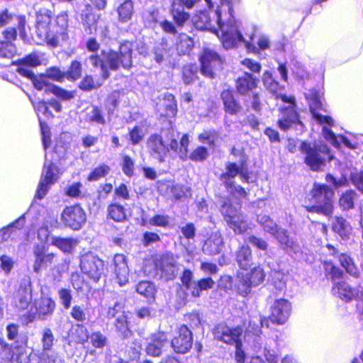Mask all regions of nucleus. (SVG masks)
Listing matches in <instances>:
<instances>
[{
    "mask_svg": "<svg viewBox=\"0 0 363 363\" xmlns=\"http://www.w3.org/2000/svg\"><path fill=\"white\" fill-rule=\"evenodd\" d=\"M34 27L39 43L57 48L61 42L69 40L68 12L62 11L53 17L50 9H40L35 14Z\"/></svg>",
    "mask_w": 363,
    "mask_h": 363,
    "instance_id": "obj_1",
    "label": "nucleus"
},
{
    "mask_svg": "<svg viewBox=\"0 0 363 363\" xmlns=\"http://www.w3.org/2000/svg\"><path fill=\"white\" fill-rule=\"evenodd\" d=\"M133 43L125 40L121 43L118 50H101V55L96 52L89 55V60L94 67H100L103 78H109L110 70L117 71L120 68L130 70L133 67Z\"/></svg>",
    "mask_w": 363,
    "mask_h": 363,
    "instance_id": "obj_2",
    "label": "nucleus"
},
{
    "mask_svg": "<svg viewBox=\"0 0 363 363\" xmlns=\"http://www.w3.org/2000/svg\"><path fill=\"white\" fill-rule=\"evenodd\" d=\"M230 1L231 8L229 6L227 2L220 3L221 6H226L229 13V18L226 22H223L221 17V11L220 9L216 11L217 15V22L218 24L220 34L217 33L218 38L220 39L222 45L226 50L236 48L240 43H242L245 45L247 52H257V47L252 43L254 38V34H252L250 37V40H246L240 30V27L241 22L237 20L235 17V12L233 9V4L232 0H228ZM218 33L217 30H216Z\"/></svg>",
    "mask_w": 363,
    "mask_h": 363,
    "instance_id": "obj_3",
    "label": "nucleus"
},
{
    "mask_svg": "<svg viewBox=\"0 0 363 363\" xmlns=\"http://www.w3.org/2000/svg\"><path fill=\"white\" fill-rule=\"evenodd\" d=\"M259 83V78L248 72H245L235 79V91L244 97L247 108L257 113L261 112L263 108L262 94L257 90Z\"/></svg>",
    "mask_w": 363,
    "mask_h": 363,
    "instance_id": "obj_4",
    "label": "nucleus"
},
{
    "mask_svg": "<svg viewBox=\"0 0 363 363\" xmlns=\"http://www.w3.org/2000/svg\"><path fill=\"white\" fill-rule=\"evenodd\" d=\"M299 151L303 156V163L313 172H320L334 159L330 148L325 143L303 140Z\"/></svg>",
    "mask_w": 363,
    "mask_h": 363,
    "instance_id": "obj_5",
    "label": "nucleus"
},
{
    "mask_svg": "<svg viewBox=\"0 0 363 363\" xmlns=\"http://www.w3.org/2000/svg\"><path fill=\"white\" fill-rule=\"evenodd\" d=\"M334 191L325 184L315 182L306 199L309 205L304 206L306 211L330 216L334 211Z\"/></svg>",
    "mask_w": 363,
    "mask_h": 363,
    "instance_id": "obj_6",
    "label": "nucleus"
},
{
    "mask_svg": "<svg viewBox=\"0 0 363 363\" xmlns=\"http://www.w3.org/2000/svg\"><path fill=\"white\" fill-rule=\"evenodd\" d=\"M250 173L248 170V158L245 154L242 155L239 164L236 162H227L225 164V172L220 174V179L223 181V184L226 189H234L230 192L232 196H235L236 193L239 199H247L248 193L242 186H235L232 181L238 175L241 181L248 184L250 182Z\"/></svg>",
    "mask_w": 363,
    "mask_h": 363,
    "instance_id": "obj_7",
    "label": "nucleus"
},
{
    "mask_svg": "<svg viewBox=\"0 0 363 363\" xmlns=\"http://www.w3.org/2000/svg\"><path fill=\"white\" fill-rule=\"evenodd\" d=\"M276 99H280L283 103L288 104L279 108V117L277 121V125L281 131L287 132L297 125L301 128L305 127L301 119L295 96L277 94Z\"/></svg>",
    "mask_w": 363,
    "mask_h": 363,
    "instance_id": "obj_8",
    "label": "nucleus"
},
{
    "mask_svg": "<svg viewBox=\"0 0 363 363\" xmlns=\"http://www.w3.org/2000/svg\"><path fill=\"white\" fill-rule=\"evenodd\" d=\"M199 69L201 74L208 79H215L223 70L224 59L216 50L203 48L199 55Z\"/></svg>",
    "mask_w": 363,
    "mask_h": 363,
    "instance_id": "obj_9",
    "label": "nucleus"
},
{
    "mask_svg": "<svg viewBox=\"0 0 363 363\" xmlns=\"http://www.w3.org/2000/svg\"><path fill=\"white\" fill-rule=\"evenodd\" d=\"M185 7L182 6L175 1H172L169 7V14L173 22L164 19L160 23L162 30L166 33L175 35L178 33L177 28H182L190 21L191 14L184 10Z\"/></svg>",
    "mask_w": 363,
    "mask_h": 363,
    "instance_id": "obj_10",
    "label": "nucleus"
},
{
    "mask_svg": "<svg viewBox=\"0 0 363 363\" xmlns=\"http://www.w3.org/2000/svg\"><path fill=\"white\" fill-rule=\"evenodd\" d=\"M79 267L82 272L94 283L99 282L104 274V260L91 252L81 256Z\"/></svg>",
    "mask_w": 363,
    "mask_h": 363,
    "instance_id": "obj_11",
    "label": "nucleus"
},
{
    "mask_svg": "<svg viewBox=\"0 0 363 363\" xmlns=\"http://www.w3.org/2000/svg\"><path fill=\"white\" fill-rule=\"evenodd\" d=\"M238 281L237 285L238 293L242 296H247L253 286L261 284L265 279V273L260 266L253 267L251 271L246 274L238 275Z\"/></svg>",
    "mask_w": 363,
    "mask_h": 363,
    "instance_id": "obj_12",
    "label": "nucleus"
},
{
    "mask_svg": "<svg viewBox=\"0 0 363 363\" xmlns=\"http://www.w3.org/2000/svg\"><path fill=\"white\" fill-rule=\"evenodd\" d=\"M291 311V304L287 299H277L271 307L269 315L261 320V325L268 328L269 321L277 325L284 324L290 316Z\"/></svg>",
    "mask_w": 363,
    "mask_h": 363,
    "instance_id": "obj_13",
    "label": "nucleus"
},
{
    "mask_svg": "<svg viewBox=\"0 0 363 363\" xmlns=\"http://www.w3.org/2000/svg\"><path fill=\"white\" fill-rule=\"evenodd\" d=\"M193 333L186 324H182L177 327L176 335L170 341L173 351L179 354L189 353L193 347Z\"/></svg>",
    "mask_w": 363,
    "mask_h": 363,
    "instance_id": "obj_14",
    "label": "nucleus"
},
{
    "mask_svg": "<svg viewBox=\"0 0 363 363\" xmlns=\"http://www.w3.org/2000/svg\"><path fill=\"white\" fill-rule=\"evenodd\" d=\"M59 174L60 169L53 162L44 164L35 198L39 200L43 199L48 194L50 186L57 181Z\"/></svg>",
    "mask_w": 363,
    "mask_h": 363,
    "instance_id": "obj_15",
    "label": "nucleus"
},
{
    "mask_svg": "<svg viewBox=\"0 0 363 363\" xmlns=\"http://www.w3.org/2000/svg\"><path fill=\"white\" fill-rule=\"evenodd\" d=\"M154 268L161 279L171 281L177 276V262L171 252H165L153 260Z\"/></svg>",
    "mask_w": 363,
    "mask_h": 363,
    "instance_id": "obj_16",
    "label": "nucleus"
},
{
    "mask_svg": "<svg viewBox=\"0 0 363 363\" xmlns=\"http://www.w3.org/2000/svg\"><path fill=\"white\" fill-rule=\"evenodd\" d=\"M33 287L32 281L28 276L21 279L18 288L13 296V306L18 311H25L32 303Z\"/></svg>",
    "mask_w": 363,
    "mask_h": 363,
    "instance_id": "obj_17",
    "label": "nucleus"
},
{
    "mask_svg": "<svg viewBox=\"0 0 363 363\" xmlns=\"http://www.w3.org/2000/svg\"><path fill=\"white\" fill-rule=\"evenodd\" d=\"M212 333L216 340L233 345L242 340L243 331L240 325L230 328L225 323H221L215 325Z\"/></svg>",
    "mask_w": 363,
    "mask_h": 363,
    "instance_id": "obj_18",
    "label": "nucleus"
},
{
    "mask_svg": "<svg viewBox=\"0 0 363 363\" xmlns=\"http://www.w3.org/2000/svg\"><path fill=\"white\" fill-rule=\"evenodd\" d=\"M233 205L230 199L225 200L221 204L220 211L230 227H241L245 224V216L241 212V202Z\"/></svg>",
    "mask_w": 363,
    "mask_h": 363,
    "instance_id": "obj_19",
    "label": "nucleus"
},
{
    "mask_svg": "<svg viewBox=\"0 0 363 363\" xmlns=\"http://www.w3.org/2000/svg\"><path fill=\"white\" fill-rule=\"evenodd\" d=\"M33 253L34 255L33 267V271L36 273L52 265L57 257L56 253L49 252L48 246L42 244L34 245Z\"/></svg>",
    "mask_w": 363,
    "mask_h": 363,
    "instance_id": "obj_20",
    "label": "nucleus"
},
{
    "mask_svg": "<svg viewBox=\"0 0 363 363\" xmlns=\"http://www.w3.org/2000/svg\"><path fill=\"white\" fill-rule=\"evenodd\" d=\"M220 100L226 115L238 116L242 113L243 106L236 96V91L231 87L220 91Z\"/></svg>",
    "mask_w": 363,
    "mask_h": 363,
    "instance_id": "obj_21",
    "label": "nucleus"
},
{
    "mask_svg": "<svg viewBox=\"0 0 363 363\" xmlns=\"http://www.w3.org/2000/svg\"><path fill=\"white\" fill-rule=\"evenodd\" d=\"M28 338L26 335L21 336L20 340L15 341L14 352L9 358L10 363H35L36 354L28 351Z\"/></svg>",
    "mask_w": 363,
    "mask_h": 363,
    "instance_id": "obj_22",
    "label": "nucleus"
},
{
    "mask_svg": "<svg viewBox=\"0 0 363 363\" xmlns=\"http://www.w3.org/2000/svg\"><path fill=\"white\" fill-rule=\"evenodd\" d=\"M61 217L66 227H82L86 220V213L79 203L66 206Z\"/></svg>",
    "mask_w": 363,
    "mask_h": 363,
    "instance_id": "obj_23",
    "label": "nucleus"
},
{
    "mask_svg": "<svg viewBox=\"0 0 363 363\" xmlns=\"http://www.w3.org/2000/svg\"><path fill=\"white\" fill-rule=\"evenodd\" d=\"M331 294L345 303L352 302L358 296L357 290L343 279L332 285Z\"/></svg>",
    "mask_w": 363,
    "mask_h": 363,
    "instance_id": "obj_24",
    "label": "nucleus"
},
{
    "mask_svg": "<svg viewBox=\"0 0 363 363\" xmlns=\"http://www.w3.org/2000/svg\"><path fill=\"white\" fill-rule=\"evenodd\" d=\"M101 15L94 11L91 4H86L81 14L82 23L86 34L93 35L96 33Z\"/></svg>",
    "mask_w": 363,
    "mask_h": 363,
    "instance_id": "obj_25",
    "label": "nucleus"
},
{
    "mask_svg": "<svg viewBox=\"0 0 363 363\" xmlns=\"http://www.w3.org/2000/svg\"><path fill=\"white\" fill-rule=\"evenodd\" d=\"M16 65H17L16 72L22 77L33 76L32 67H36L41 65V60L36 52H32L26 55L24 57L18 60Z\"/></svg>",
    "mask_w": 363,
    "mask_h": 363,
    "instance_id": "obj_26",
    "label": "nucleus"
},
{
    "mask_svg": "<svg viewBox=\"0 0 363 363\" xmlns=\"http://www.w3.org/2000/svg\"><path fill=\"white\" fill-rule=\"evenodd\" d=\"M150 342L146 346V352L153 357H158L162 353V347L167 343V333L164 331H157L151 335Z\"/></svg>",
    "mask_w": 363,
    "mask_h": 363,
    "instance_id": "obj_27",
    "label": "nucleus"
},
{
    "mask_svg": "<svg viewBox=\"0 0 363 363\" xmlns=\"http://www.w3.org/2000/svg\"><path fill=\"white\" fill-rule=\"evenodd\" d=\"M147 145L152 154L157 155L160 161H164V157L169 152V147L164 143L159 134H152L147 139Z\"/></svg>",
    "mask_w": 363,
    "mask_h": 363,
    "instance_id": "obj_28",
    "label": "nucleus"
},
{
    "mask_svg": "<svg viewBox=\"0 0 363 363\" xmlns=\"http://www.w3.org/2000/svg\"><path fill=\"white\" fill-rule=\"evenodd\" d=\"M77 327L78 330L84 333L82 337H78L77 342L84 344L89 338L90 343L94 348L101 349L107 345V337L100 331L93 332L89 335L87 330L84 325H78Z\"/></svg>",
    "mask_w": 363,
    "mask_h": 363,
    "instance_id": "obj_29",
    "label": "nucleus"
},
{
    "mask_svg": "<svg viewBox=\"0 0 363 363\" xmlns=\"http://www.w3.org/2000/svg\"><path fill=\"white\" fill-rule=\"evenodd\" d=\"M194 48V40L192 37L186 33H180L177 35L174 44V49L177 55L182 57L189 55Z\"/></svg>",
    "mask_w": 363,
    "mask_h": 363,
    "instance_id": "obj_30",
    "label": "nucleus"
},
{
    "mask_svg": "<svg viewBox=\"0 0 363 363\" xmlns=\"http://www.w3.org/2000/svg\"><path fill=\"white\" fill-rule=\"evenodd\" d=\"M321 264L325 279L331 281L333 284L343 279L345 272L332 260H323Z\"/></svg>",
    "mask_w": 363,
    "mask_h": 363,
    "instance_id": "obj_31",
    "label": "nucleus"
},
{
    "mask_svg": "<svg viewBox=\"0 0 363 363\" xmlns=\"http://www.w3.org/2000/svg\"><path fill=\"white\" fill-rule=\"evenodd\" d=\"M337 259L345 273L354 279L360 278L361 272L354 259L348 253L342 252L339 254Z\"/></svg>",
    "mask_w": 363,
    "mask_h": 363,
    "instance_id": "obj_32",
    "label": "nucleus"
},
{
    "mask_svg": "<svg viewBox=\"0 0 363 363\" xmlns=\"http://www.w3.org/2000/svg\"><path fill=\"white\" fill-rule=\"evenodd\" d=\"M108 78H103V74L100 77L96 75L86 74L78 84V88L84 92L91 91L102 86L104 82Z\"/></svg>",
    "mask_w": 363,
    "mask_h": 363,
    "instance_id": "obj_33",
    "label": "nucleus"
},
{
    "mask_svg": "<svg viewBox=\"0 0 363 363\" xmlns=\"http://www.w3.org/2000/svg\"><path fill=\"white\" fill-rule=\"evenodd\" d=\"M56 303L52 298L48 296H41L36 306L38 318L42 320H45L54 313Z\"/></svg>",
    "mask_w": 363,
    "mask_h": 363,
    "instance_id": "obj_34",
    "label": "nucleus"
},
{
    "mask_svg": "<svg viewBox=\"0 0 363 363\" xmlns=\"http://www.w3.org/2000/svg\"><path fill=\"white\" fill-rule=\"evenodd\" d=\"M89 111L86 112L84 121L91 125H105L107 123L105 113L98 105L91 104Z\"/></svg>",
    "mask_w": 363,
    "mask_h": 363,
    "instance_id": "obj_35",
    "label": "nucleus"
},
{
    "mask_svg": "<svg viewBox=\"0 0 363 363\" xmlns=\"http://www.w3.org/2000/svg\"><path fill=\"white\" fill-rule=\"evenodd\" d=\"M236 261L239 267L247 270L252 265V250L247 245H242L236 252Z\"/></svg>",
    "mask_w": 363,
    "mask_h": 363,
    "instance_id": "obj_36",
    "label": "nucleus"
},
{
    "mask_svg": "<svg viewBox=\"0 0 363 363\" xmlns=\"http://www.w3.org/2000/svg\"><path fill=\"white\" fill-rule=\"evenodd\" d=\"M194 26L199 30H210L213 26L210 13L207 11H199L194 17Z\"/></svg>",
    "mask_w": 363,
    "mask_h": 363,
    "instance_id": "obj_37",
    "label": "nucleus"
},
{
    "mask_svg": "<svg viewBox=\"0 0 363 363\" xmlns=\"http://www.w3.org/2000/svg\"><path fill=\"white\" fill-rule=\"evenodd\" d=\"M214 286L215 281L211 277L201 278L193 282L190 294L192 297L199 298L201 296L203 291L211 289Z\"/></svg>",
    "mask_w": 363,
    "mask_h": 363,
    "instance_id": "obj_38",
    "label": "nucleus"
},
{
    "mask_svg": "<svg viewBox=\"0 0 363 363\" xmlns=\"http://www.w3.org/2000/svg\"><path fill=\"white\" fill-rule=\"evenodd\" d=\"M123 94V91L115 89L107 95L105 99V107L109 116L113 115L114 111L118 108Z\"/></svg>",
    "mask_w": 363,
    "mask_h": 363,
    "instance_id": "obj_39",
    "label": "nucleus"
},
{
    "mask_svg": "<svg viewBox=\"0 0 363 363\" xmlns=\"http://www.w3.org/2000/svg\"><path fill=\"white\" fill-rule=\"evenodd\" d=\"M77 241L76 239L72 238H60L54 236L52 238L51 244L57 247L64 253H71L75 246L77 245Z\"/></svg>",
    "mask_w": 363,
    "mask_h": 363,
    "instance_id": "obj_40",
    "label": "nucleus"
},
{
    "mask_svg": "<svg viewBox=\"0 0 363 363\" xmlns=\"http://www.w3.org/2000/svg\"><path fill=\"white\" fill-rule=\"evenodd\" d=\"M357 198V194L352 189H348L342 192L340 196L338 204L342 211H350L354 208V203Z\"/></svg>",
    "mask_w": 363,
    "mask_h": 363,
    "instance_id": "obj_41",
    "label": "nucleus"
},
{
    "mask_svg": "<svg viewBox=\"0 0 363 363\" xmlns=\"http://www.w3.org/2000/svg\"><path fill=\"white\" fill-rule=\"evenodd\" d=\"M111 172V167L106 163H101L91 170L86 177V181L94 182L106 177Z\"/></svg>",
    "mask_w": 363,
    "mask_h": 363,
    "instance_id": "obj_42",
    "label": "nucleus"
},
{
    "mask_svg": "<svg viewBox=\"0 0 363 363\" xmlns=\"http://www.w3.org/2000/svg\"><path fill=\"white\" fill-rule=\"evenodd\" d=\"M117 12L120 22L125 23L130 21L134 13V3L133 0H124L118 7Z\"/></svg>",
    "mask_w": 363,
    "mask_h": 363,
    "instance_id": "obj_43",
    "label": "nucleus"
},
{
    "mask_svg": "<svg viewBox=\"0 0 363 363\" xmlns=\"http://www.w3.org/2000/svg\"><path fill=\"white\" fill-rule=\"evenodd\" d=\"M108 216L116 222H123L127 219L126 210L118 203H111L107 208Z\"/></svg>",
    "mask_w": 363,
    "mask_h": 363,
    "instance_id": "obj_44",
    "label": "nucleus"
},
{
    "mask_svg": "<svg viewBox=\"0 0 363 363\" xmlns=\"http://www.w3.org/2000/svg\"><path fill=\"white\" fill-rule=\"evenodd\" d=\"M198 67L195 63L184 65L182 68V78L185 84L194 83L199 79Z\"/></svg>",
    "mask_w": 363,
    "mask_h": 363,
    "instance_id": "obj_45",
    "label": "nucleus"
},
{
    "mask_svg": "<svg viewBox=\"0 0 363 363\" xmlns=\"http://www.w3.org/2000/svg\"><path fill=\"white\" fill-rule=\"evenodd\" d=\"M83 72L82 64L80 61L72 60L67 71H65L66 79L69 82H76L82 77Z\"/></svg>",
    "mask_w": 363,
    "mask_h": 363,
    "instance_id": "obj_46",
    "label": "nucleus"
},
{
    "mask_svg": "<svg viewBox=\"0 0 363 363\" xmlns=\"http://www.w3.org/2000/svg\"><path fill=\"white\" fill-rule=\"evenodd\" d=\"M136 291L147 299H155L157 289L155 284L150 281H140L135 288Z\"/></svg>",
    "mask_w": 363,
    "mask_h": 363,
    "instance_id": "obj_47",
    "label": "nucleus"
},
{
    "mask_svg": "<svg viewBox=\"0 0 363 363\" xmlns=\"http://www.w3.org/2000/svg\"><path fill=\"white\" fill-rule=\"evenodd\" d=\"M32 82L33 86L38 91L43 90L46 94H48V90L50 86H52V83L48 82L45 74H40L35 75L33 73V76L25 77Z\"/></svg>",
    "mask_w": 363,
    "mask_h": 363,
    "instance_id": "obj_48",
    "label": "nucleus"
},
{
    "mask_svg": "<svg viewBox=\"0 0 363 363\" xmlns=\"http://www.w3.org/2000/svg\"><path fill=\"white\" fill-rule=\"evenodd\" d=\"M269 233L281 244L292 247L294 241L286 228H270Z\"/></svg>",
    "mask_w": 363,
    "mask_h": 363,
    "instance_id": "obj_49",
    "label": "nucleus"
},
{
    "mask_svg": "<svg viewBox=\"0 0 363 363\" xmlns=\"http://www.w3.org/2000/svg\"><path fill=\"white\" fill-rule=\"evenodd\" d=\"M48 90V94H53L60 101H69L75 96L74 91H68L54 84Z\"/></svg>",
    "mask_w": 363,
    "mask_h": 363,
    "instance_id": "obj_50",
    "label": "nucleus"
},
{
    "mask_svg": "<svg viewBox=\"0 0 363 363\" xmlns=\"http://www.w3.org/2000/svg\"><path fill=\"white\" fill-rule=\"evenodd\" d=\"M218 139V132L216 129L203 130L198 135V140L202 143H207L210 147H215Z\"/></svg>",
    "mask_w": 363,
    "mask_h": 363,
    "instance_id": "obj_51",
    "label": "nucleus"
},
{
    "mask_svg": "<svg viewBox=\"0 0 363 363\" xmlns=\"http://www.w3.org/2000/svg\"><path fill=\"white\" fill-rule=\"evenodd\" d=\"M223 244L220 235H216L214 238L209 237L205 242L204 247L209 255H216L220 252Z\"/></svg>",
    "mask_w": 363,
    "mask_h": 363,
    "instance_id": "obj_52",
    "label": "nucleus"
},
{
    "mask_svg": "<svg viewBox=\"0 0 363 363\" xmlns=\"http://www.w3.org/2000/svg\"><path fill=\"white\" fill-rule=\"evenodd\" d=\"M306 99L308 102L309 110L311 113L323 109V104L320 101V96L317 90H310Z\"/></svg>",
    "mask_w": 363,
    "mask_h": 363,
    "instance_id": "obj_53",
    "label": "nucleus"
},
{
    "mask_svg": "<svg viewBox=\"0 0 363 363\" xmlns=\"http://www.w3.org/2000/svg\"><path fill=\"white\" fill-rule=\"evenodd\" d=\"M16 53L15 43L0 40V59H11Z\"/></svg>",
    "mask_w": 363,
    "mask_h": 363,
    "instance_id": "obj_54",
    "label": "nucleus"
},
{
    "mask_svg": "<svg viewBox=\"0 0 363 363\" xmlns=\"http://www.w3.org/2000/svg\"><path fill=\"white\" fill-rule=\"evenodd\" d=\"M208 156V148L205 146L199 145L191 152L189 159L195 162H201L205 161Z\"/></svg>",
    "mask_w": 363,
    "mask_h": 363,
    "instance_id": "obj_55",
    "label": "nucleus"
},
{
    "mask_svg": "<svg viewBox=\"0 0 363 363\" xmlns=\"http://www.w3.org/2000/svg\"><path fill=\"white\" fill-rule=\"evenodd\" d=\"M55 337L52 330L49 328H45L43 331L41 342L42 351L49 352L54 345Z\"/></svg>",
    "mask_w": 363,
    "mask_h": 363,
    "instance_id": "obj_56",
    "label": "nucleus"
},
{
    "mask_svg": "<svg viewBox=\"0 0 363 363\" xmlns=\"http://www.w3.org/2000/svg\"><path fill=\"white\" fill-rule=\"evenodd\" d=\"M121 167L126 177L130 178L134 176L135 162L130 156L128 155L122 156Z\"/></svg>",
    "mask_w": 363,
    "mask_h": 363,
    "instance_id": "obj_57",
    "label": "nucleus"
},
{
    "mask_svg": "<svg viewBox=\"0 0 363 363\" xmlns=\"http://www.w3.org/2000/svg\"><path fill=\"white\" fill-rule=\"evenodd\" d=\"M114 325L118 333L123 337H127L130 333L128 327V318L124 313H122L121 315L116 318Z\"/></svg>",
    "mask_w": 363,
    "mask_h": 363,
    "instance_id": "obj_58",
    "label": "nucleus"
},
{
    "mask_svg": "<svg viewBox=\"0 0 363 363\" xmlns=\"http://www.w3.org/2000/svg\"><path fill=\"white\" fill-rule=\"evenodd\" d=\"M45 75L48 79L54 82H63L65 81V72L60 67L53 66L47 69Z\"/></svg>",
    "mask_w": 363,
    "mask_h": 363,
    "instance_id": "obj_59",
    "label": "nucleus"
},
{
    "mask_svg": "<svg viewBox=\"0 0 363 363\" xmlns=\"http://www.w3.org/2000/svg\"><path fill=\"white\" fill-rule=\"evenodd\" d=\"M113 200L128 201L130 199V190L125 183H121L113 190Z\"/></svg>",
    "mask_w": 363,
    "mask_h": 363,
    "instance_id": "obj_60",
    "label": "nucleus"
},
{
    "mask_svg": "<svg viewBox=\"0 0 363 363\" xmlns=\"http://www.w3.org/2000/svg\"><path fill=\"white\" fill-rule=\"evenodd\" d=\"M244 242L250 243L257 249L262 251H267L268 249V243L262 238L257 237L255 235H250L244 238Z\"/></svg>",
    "mask_w": 363,
    "mask_h": 363,
    "instance_id": "obj_61",
    "label": "nucleus"
},
{
    "mask_svg": "<svg viewBox=\"0 0 363 363\" xmlns=\"http://www.w3.org/2000/svg\"><path fill=\"white\" fill-rule=\"evenodd\" d=\"M82 187V184L80 182H74L70 185H69L65 191V194L70 198H79L82 197V193L81 189Z\"/></svg>",
    "mask_w": 363,
    "mask_h": 363,
    "instance_id": "obj_62",
    "label": "nucleus"
},
{
    "mask_svg": "<svg viewBox=\"0 0 363 363\" xmlns=\"http://www.w3.org/2000/svg\"><path fill=\"white\" fill-rule=\"evenodd\" d=\"M194 274L190 269H184L180 276L182 285L187 290L191 291L193 285Z\"/></svg>",
    "mask_w": 363,
    "mask_h": 363,
    "instance_id": "obj_63",
    "label": "nucleus"
},
{
    "mask_svg": "<svg viewBox=\"0 0 363 363\" xmlns=\"http://www.w3.org/2000/svg\"><path fill=\"white\" fill-rule=\"evenodd\" d=\"M130 144L133 145H138L144 138V135L138 125H135L128 131Z\"/></svg>",
    "mask_w": 363,
    "mask_h": 363,
    "instance_id": "obj_64",
    "label": "nucleus"
}]
</instances>
